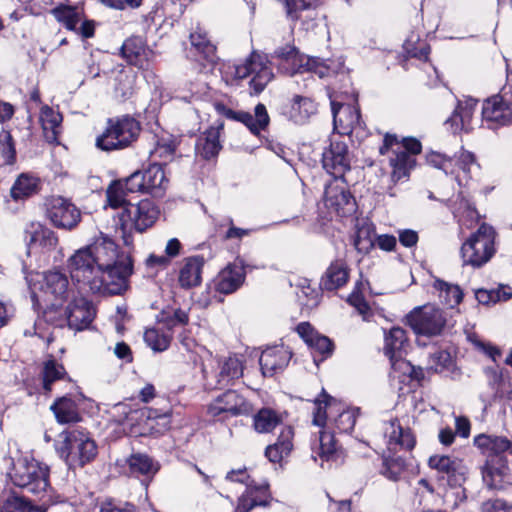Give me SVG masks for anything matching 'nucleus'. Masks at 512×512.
I'll list each match as a JSON object with an SVG mask.
<instances>
[{
  "label": "nucleus",
  "instance_id": "obj_1",
  "mask_svg": "<svg viewBox=\"0 0 512 512\" xmlns=\"http://www.w3.org/2000/svg\"><path fill=\"white\" fill-rule=\"evenodd\" d=\"M141 124L131 115H122L107 120L103 133L96 138L98 149L111 152L128 148L141 132Z\"/></svg>",
  "mask_w": 512,
  "mask_h": 512
},
{
  "label": "nucleus",
  "instance_id": "obj_2",
  "mask_svg": "<svg viewBox=\"0 0 512 512\" xmlns=\"http://www.w3.org/2000/svg\"><path fill=\"white\" fill-rule=\"evenodd\" d=\"M56 450L70 469L83 468L86 464L91 463L98 454L96 442L77 430L68 432Z\"/></svg>",
  "mask_w": 512,
  "mask_h": 512
},
{
  "label": "nucleus",
  "instance_id": "obj_3",
  "mask_svg": "<svg viewBox=\"0 0 512 512\" xmlns=\"http://www.w3.org/2000/svg\"><path fill=\"white\" fill-rule=\"evenodd\" d=\"M9 477L15 486L34 495L46 492L49 487L48 467L34 459H19Z\"/></svg>",
  "mask_w": 512,
  "mask_h": 512
},
{
  "label": "nucleus",
  "instance_id": "obj_4",
  "mask_svg": "<svg viewBox=\"0 0 512 512\" xmlns=\"http://www.w3.org/2000/svg\"><path fill=\"white\" fill-rule=\"evenodd\" d=\"M495 230L488 224H481L461 246V257L464 265L479 268L487 263L495 253Z\"/></svg>",
  "mask_w": 512,
  "mask_h": 512
},
{
  "label": "nucleus",
  "instance_id": "obj_5",
  "mask_svg": "<svg viewBox=\"0 0 512 512\" xmlns=\"http://www.w3.org/2000/svg\"><path fill=\"white\" fill-rule=\"evenodd\" d=\"M159 215L158 207L149 199L128 203L118 213L119 226L123 235L133 232L143 233L155 224Z\"/></svg>",
  "mask_w": 512,
  "mask_h": 512
},
{
  "label": "nucleus",
  "instance_id": "obj_6",
  "mask_svg": "<svg viewBox=\"0 0 512 512\" xmlns=\"http://www.w3.org/2000/svg\"><path fill=\"white\" fill-rule=\"evenodd\" d=\"M68 267L73 281L80 288L88 289L92 293L103 290L102 270L97 266L95 259L85 247L77 250L68 260Z\"/></svg>",
  "mask_w": 512,
  "mask_h": 512
},
{
  "label": "nucleus",
  "instance_id": "obj_7",
  "mask_svg": "<svg viewBox=\"0 0 512 512\" xmlns=\"http://www.w3.org/2000/svg\"><path fill=\"white\" fill-rule=\"evenodd\" d=\"M234 77L240 80L250 78L251 94L258 95L273 79L274 74L267 58L253 51L243 63L234 65Z\"/></svg>",
  "mask_w": 512,
  "mask_h": 512
},
{
  "label": "nucleus",
  "instance_id": "obj_8",
  "mask_svg": "<svg viewBox=\"0 0 512 512\" xmlns=\"http://www.w3.org/2000/svg\"><path fill=\"white\" fill-rule=\"evenodd\" d=\"M406 322L417 335L439 336L447 324L446 313L431 305L416 307L406 315Z\"/></svg>",
  "mask_w": 512,
  "mask_h": 512
},
{
  "label": "nucleus",
  "instance_id": "obj_9",
  "mask_svg": "<svg viewBox=\"0 0 512 512\" xmlns=\"http://www.w3.org/2000/svg\"><path fill=\"white\" fill-rule=\"evenodd\" d=\"M45 214L53 226L64 230H73L81 221L80 209L69 199L51 196L46 199Z\"/></svg>",
  "mask_w": 512,
  "mask_h": 512
},
{
  "label": "nucleus",
  "instance_id": "obj_10",
  "mask_svg": "<svg viewBox=\"0 0 512 512\" xmlns=\"http://www.w3.org/2000/svg\"><path fill=\"white\" fill-rule=\"evenodd\" d=\"M251 411V405L235 390H227L219 395L209 406L208 414L219 420L229 417L247 415Z\"/></svg>",
  "mask_w": 512,
  "mask_h": 512
},
{
  "label": "nucleus",
  "instance_id": "obj_11",
  "mask_svg": "<svg viewBox=\"0 0 512 512\" xmlns=\"http://www.w3.org/2000/svg\"><path fill=\"white\" fill-rule=\"evenodd\" d=\"M133 271V263L129 256L120 257L111 262L109 267L102 269L103 290L100 293L120 294L127 288V280Z\"/></svg>",
  "mask_w": 512,
  "mask_h": 512
},
{
  "label": "nucleus",
  "instance_id": "obj_12",
  "mask_svg": "<svg viewBox=\"0 0 512 512\" xmlns=\"http://www.w3.org/2000/svg\"><path fill=\"white\" fill-rule=\"evenodd\" d=\"M392 151L393 156L390 157V166L392 167L393 179L400 180L409 175L410 170L415 166L416 160L407 151H402L400 141L395 134L386 133L384 135L383 144L379 147V153L386 155Z\"/></svg>",
  "mask_w": 512,
  "mask_h": 512
},
{
  "label": "nucleus",
  "instance_id": "obj_13",
  "mask_svg": "<svg viewBox=\"0 0 512 512\" xmlns=\"http://www.w3.org/2000/svg\"><path fill=\"white\" fill-rule=\"evenodd\" d=\"M324 203L330 211L340 217L351 216L357 210L354 196L343 182L338 183L337 180L325 186Z\"/></svg>",
  "mask_w": 512,
  "mask_h": 512
},
{
  "label": "nucleus",
  "instance_id": "obj_14",
  "mask_svg": "<svg viewBox=\"0 0 512 512\" xmlns=\"http://www.w3.org/2000/svg\"><path fill=\"white\" fill-rule=\"evenodd\" d=\"M217 111L227 119L243 123L252 134L259 135L269 125L270 118L266 106L258 103L254 108V116L245 111H235L224 104L216 105Z\"/></svg>",
  "mask_w": 512,
  "mask_h": 512
},
{
  "label": "nucleus",
  "instance_id": "obj_15",
  "mask_svg": "<svg viewBox=\"0 0 512 512\" xmlns=\"http://www.w3.org/2000/svg\"><path fill=\"white\" fill-rule=\"evenodd\" d=\"M483 121L491 129L512 124V102L504 95H494L486 99L482 106Z\"/></svg>",
  "mask_w": 512,
  "mask_h": 512
},
{
  "label": "nucleus",
  "instance_id": "obj_16",
  "mask_svg": "<svg viewBox=\"0 0 512 512\" xmlns=\"http://www.w3.org/2000/svg\"><path fill=\"white\" fill-rule=\"evenodd\" d=\"M322 165L335 180L343 178L344 174L351 169L347 144L343 141L332 140L322 154Z\"/></svg>",
  "mask_w": 512,
  "mask_h": 512
},
{
  "label": "nucleus",
  "instance_id": "obj_17",
  "mask_svg": "<svg viewBox=\"0 0 512 512\" xmlns=\"http://www.w3.org/2000/svg\"><path fill=\"white\" fill-rule=\"evenodd\" d=\"M245 279V262L242 258L237 257L218 273L213 280V288L221 294H232L243 285Z\"/></svg>",
  "mask_w": 512,
  "mask_h": 512
},
{
  "label": "nucleus",
  "instance_id": "obj_18",
  "mask_svg": "<svg viewBox=\"0 0 512 512\" xmlns=\"http://www.w3.org/2000/svg\"><path fill=\"white\" fill-rule=\"evenodd\" d=\"M67 325L75 331L89 329L96 316L93 304L86 298L73 299L66 307Z\"/></svg>",
  "mask_w": 512,
  "mask_h": 512
},
{
  "label": "nucleus",
  "instance_id": "obj_19",
  "mask_svg": "<svg viewBox=\"0 0 512 512\" xmlns=\"http://www.w3.org/2000/svg\"><path fill=\"white\" fill-rule=\"evenodd\" d=\"M428 466L445 475L452 485H460L466 479L467 469L457 457L435 454L429 457Z\"/></svg>",
  "mask_w": 512,
  "mask_h": 512
},
{
  "label": "nucleus",
  "instance_id": "obj_20",
  "mask_svg": "<svg viewBox=\"0 0 512 512\" xmlns=\"http://www.w3.org/2000/svg\"><path fill=\"white\" fill-rule=\"evenodd\" d=\"M291 352L284 346H273L265 349L259 359L262 374L272 377L282 371L291 359Z\"/></svg>",
  "mask_w": 512,
  "mask_h": 512
},
{
  "label": "nucleus",
  "instance_id": "obj_21",
  "mask_svg": "<svg viewBox=\"0 0 512 512\" xmlns=\"http://www.w3.org/2000/svg\"><path fill=\"white\" fill-rule=\"evenodd\" d=\"M271 499L268 484H247L246 491L238 499L236 512H249L255 507H266Z\"/></svg>",
  "mask_w": 512,
  "mask_h": 512
},
{
  "label": "nucleus",
  "instance_id": "obj_22",
  "mask_svg": "<svg viewBox=\"0 0 512 512\" xmlns=\"http://www.w3.org/2000/svg\"><path fill=\"white\" fill-rule=\"evenodd\" d=\"M334 128L341 134H349L359 124L360 112L353 106L331 100Z\"/></svg>",
  "mask_w": 512,
  "mask_h": 512
},
{
  "label": "nucleus",
  "instance_id": "obj_23",
  "mask_svg": "<svg viewBox=\"0 0 512 512\" xmlns=\"http://www.w3.org/2000/svg\"><path fill=\"white\" fill-rule=\"evenodd\" d=\"M350 269L343 259H336L330 263L321 277L320 288L334 291L345 286L349 280Z\"/></svg>",
  "mask_w": 512,
  "mask_h": 512
},
{
  "label": "nucleus",
  "instance_id": "obj_24",
  "mask_svg": "<svg viewBox=\"0 0 512 512\" xmlns=\"http://www.w3.org/2000/svg\"><path fill=\"white\" fill-rule=\"evenodd\" d=\"M191 48L195 54L210 64L218 60L216 45L211 41L205 28L197 25L189 35Z\"/></svg>",
  "mask_w": 512,
  "mask_h": 512
},
{
  "label": "nucleus",
  "instance_id": "obj_25",
  "mask_svg": "<svg viewBox=\"0 0 512 512\" xmlns=\"http://www.w3.org/2000/svg\"><path fill=\"white\" fill-rule=\"evenodd\" d=\"M509 467L506 457H488L482 467V479L489 489L502 487Z\"/></svg>",
  "mask_w": 512,
  "mask_h": 512
},
{
  "label": "nucleus",
  "instance_id": "obj_26",
  "mask_svg": "<svg viewBox=\"0 0 512 512\" xmlns=\"http://www.w3.org/2000/svg\"><path fill=\"white\" fill-rule=\"evenodd\" d=\"M296 331L310 348L322 355L321 360L332 354L334 348L332 341L328 337L318 334L310 323L298 324Z\"/></svg>",
  "mask_w": 512,
  "mask_h": 512
},
{
  "label": "nucleus",
  "instance_id": "obj_27",
  "mask_svg": "<svg viewBox=\"0 0 512 512\" xmlns=\"http://www.w3.org/2000/svg\"><path fill=\"white\" fill-rule=\"evenodd\" d=\"M223 129V124L217 127H210L203 134H201L196 142V153L198 156L205 160H211L218 156L222 145L220 143V134Z\"/></svg>",
  "mask_w": 512,
  "mask_h": 512
},
{
  "label": "nucleus",
  "instance_id": "obj_28",
  "mask_svg": "<svg viewBox=\"0 0 512 512\" xmlns=\"http://www.w3.org/2000/svg\"><path fill=\"white\" fill-rule=\"evenodd\" d=\"M140 175L147 194H151L154 197L163 195L169 180L165 176L162 164L154 162L150 164L145 170L140 171Z\"/></svg>",
  "mask_w": 512,
  "mask_h": 512
},
{
  "label": "nucleus",
  "instance_id": "obj_29",
  "mask_svg": "<svg viewBox=\"0 0 512 512\" xmlns=\"http://www.w3.org/2000/svg\"><path fill=\"white\" fill-rule=\"evenodd\" d=\"M384 353L394 365L395 361L401 359L406 354L409 346L406 331L401 327H392L385 332Z\"/></svg>",
  "mask_w": 512,
  "mask_h": 512
},
{
  "label": "nucleus",
  "instance_id": "obj_30",
  "mask_svg": "<svg viewBox=\"0 0 512 512\" xmlns=\"http://www.w3.org/2000/svg\"><path fill=\"white\" fill-rule=\"evenodd\" d=\"M58 23L69 31H77V25L84 19L85 10L82 4L60 3L51 10Z\"/></svg>",
  "mask_w": 512,
  "mask_h": 512
},
{
  "label": "nucleus",
  "instance_id": "obj_31",
  "mask_svg": "<svg viewBox=\"0 0 512 512\" xmlns=\"http://www.w3.org/2000/svg\"><path fill=\"white\" fill-rule=\"evenodd\" d=\"M204 257L200 255L187 257L179 270L178 282L184 289L200 285Z\"/></svg>",
  "mask_w": 512,
  "mask_h": 512
},
{
  "label": "nucleus",
  "instance_id": "obj_32",
  "mask_svg": "<svg viewBox=\"0 0 512 512\" xmlns=\"http://www.w3.org/2000/svg\"><path fill=\"white\" fill-rule=\"evenodd\" d=\"M89 249L95 259L97 266L102 270L109 267L111 262L117 260L120 256L117 252V245L108 237H100L94 243L85 246Z\"/></svg>",
  "mask_w": 512,
  "mask_h": 512
},
{
  "label": "nucleus",
  "instance_id": "obj_33",
  "mask_svg": "<svg viewBox=\"0 0 512 512\" xmlns=\"http://www.w3.org/2000/svg\"><path fill=\"white\" fill-rule=\"evenodd\" d=\"M473 442L488 457H505L504 453L511 448V441L507 437L494 434H479Z\"/></svg>",
  "mask_w": 512,
  "mask_h": 512
},
{
  "label": "nucleus",
  "instance_id": "obj_34",
  "mask_svg": "<svg viewBox=\"0 0 512 512\" xmlns=\"http://www.w3.org/2000/svg\"><path fill=\"white\" fill-rule=\"evenodd\" d=\"M147 47L140 37L126 39L121 47V55L126 61L140 69L148 66Z\"/></svg>",
  "mask_w": 512,
  "mask_h": 512
},
{
  "label": "nucleus",
  "instance_id": "obj_35",
  "mask_svg": "<svg viewBox=\"0 0 512 512\" xmlns=\"http://www.w3.org/2000/svg\"><path fill=\"white\" fill-rule=\"evenodd\" d=\"M293 429L289 426L284 427L276 442L268 445L265 449V456L272 463H280L284 458L288 457L293 449Z\"/></svg>",
  "mask_w": 512,
  "mask_h": 512
},
{
  "label": "nucleus",
  "instance_id": "obj_36",
  "mask_svg": "<svg viewBox=\"0 0 512 512\" xmlns=\"http://www.w3.org/2000/svg\"><path fill=\"white\" fill-rule=\"evenodd\" d=\"M50 409L59 424L77 423L81 420L78 405L71 397L57 398Z\"/></svg>",
  "mask_w": 512,
  "mask_h": 512
},
{
  "label": "nucleus",
  "instance_id": "obj_37",
  "mask_svg": "<svg viewBox=\"0 0 512 512\" xmlns=\"http://www.w3.org/2000/svg\"><path fill=\"white\" fill-rule=\"evenodd\" d=\"M179 144V139L171 134L158 136L155 147L150 152V157L155 162L159 160L158 164L164 166L174 159Z\"/></svg>",
  "mask_w": 512,
  "mask_h": 512
},
{
  "label": "nucleus",
  "instance_id": "obj_38",
  "mask_svg": "<svg viewBox=\"0 0 512 512\" xmlns=\"http://www.w3.org/2000/svg\"><path fill=\"white\" fill-rule=\"evenodd\" d=\"M69 280L64 273L48 271L44 276V291L61 303L66 301L69 293Z\"/></svg>",
  "mask_w": 512,
  "mask_h": 512
},
{
  "label": "nucleus",
  "instance_id": "obj_39",
  "mask_svg": "<svg viewBox=\"0 0 512 512\" xmlns=\"http://www.w3.org/2000/svg\"><path fill=\"white\" fill-rule=\"evenodd\" d=\"M29 233V245L39 246L45 251L54 250L58 245V236L50 228L41 224H32Z\"/></svg>",
  "mask_w": 512,
  "mask_h": 512
},
{
  "label": "nucleus",
  "instance_id": "obj_40",
  "mask_svg": "<svg viewBox=\"0 0 512 512\" xmlns=\"http://www.w3.org/2000/svg\"><path fill=\"white\" fill-rule=\"evenodd\" d=\"M391 431L389 432V446L398 445L400 448L411 451L416 445V438L409 427L400 425L398 419L390 422Z\"/></svg>",
  "mask_w": 512,
  "mask_h": 512
},
{
  "label": "nucleus",
  "instance_id": "obj_41",
  "mask_svg": "<svg viewBox=\"0 0 512 512\" xmlns=\"http://www.w3.org/2000/svg\"><path fill=\"white\" fill-rule=\"evenodd\" d=\"M42 389L48 394L53 389V384L57 381L68 378L67 372L62 364L57 363L54 359L44 362L41 372Z\"/></svg>",
  "mask_w": 512,
  "mask_h": 512
},
{
  "label": "nucleus",
  "instance_id": "obj_42",
  "mask_svg": "<svg viewBox=\"0 0 512 512\" xmlns=\"http://www.w3.org/2000/svg\"><path fill=\"white\" fill-rule=\"evenodd\" d=\"M317 111L316 103L304 96L295 95L291 101L290 118L296 123L305 122Z\"/></svg>",
  "mask_w": 512,
  "mask_h": 512
},
{
  "label": "nucleus",
  "instance_id": "obj_43",
  "mask_svg": "<svg viewBox=\"0 0 512 512\" xmlns=\"http://www.w3.org/2000/svg\"><path fill=\"white\" fill-rule=\"evenodd\" d=\"M282 423V418L271 408H262L253 416V427L258 433H270Z\"/></svg>",
  "mask_w": 512,
  "mask_h": 512
},
{
  "label": "nucleus",
  "instance_id": "obj_44",
  "mask_svg": "<svg viewBox=\"0 0 512 512\" xmlns=\"http://www.w3.org/2000/svg\"><path fill=\"white\" fill-rule=\"evenodd\" d=\"M334 402L335 399L322 388L321 393L313 400L315 409L313 411L312 423L314 425L325 428L328 418L327 408L331 407Z\"/></svg>",
  "mask_w": 512,
  "mask_h": 512
},
{
  "label": "nucleus",
  "instance_id": "obj_45",
  "mask_svg": "<svg viewBox=\"0 0 512 512\" xmlns=\"http://www.w3.org/2000/svg\"><path fill=\"white\" fill-rule=\"evenodd\" d=\"M435 288L439 290L442 301L450 308L458 306L463 300L464 294L458 285L438 279L435 282Z\"/></svg>",
  "mask_w": 512,
  "mask_h": 512
},
{
  "label": "nucleus",
  "instance_id": "obj_46",
  "mask_svg": "<svg viewBox=\"0 0 512 512\" xmlns=\"http://www.w3.org/2000/svg\"><path fill=\"white\" fill-rule=\"evenodd\" d=\"M38 179L26 174H21L11 188V196L14 200H20L36 193Z\"/></svg>",
  "mask_w": 512,
  "mask_h": 512
},
{
  "label": "nucleus",
  "instance_id": "obj_47",
  "mask_svg": "<svg viewBox=\"0 0 512 512\" xmlns=\"http://www.w3.org/2000/svg\"><path fill=\"white\" fill-rule=\"evenodd\" d=\"M407 463L400 456L383 457L380 473L391 481H399L402 473L406 470Z\"/></svg>",
  "mask_w": 512,
  "mask_h": 512
},
{
  "label": "nucleus",
  "instance_id": "obj_48",
  "mask_svg": "<svg viewBox=\"0 0 512 512\" xmlns=\"http://www.w3.org/2000/svg\"><path fill=\"white\" fill-rule=\"evenodd\" d=\"M242 373L243 367L240 360L236 357H229L221 366L218 385L220 387L228 386L232 380L242 376Z\"/></svg>",
  "mask_w": 512,
  "mask_h": 512
},
{
  "label": "nucleus",
  "instance_id": "obj_49",
  "mask_svg": "<svg viewBox=\"0 0 512 512\" xmlns=\"http://www.w3.org/2000/svg\"><path fill=\"white\" fill-rule=\"evenodd\" d=\"M319 442L320 458L325 461H336L339 457V448L334 436V432L327 430L320 431Z\"/></svg>",
  "mask_w": 512,
  "mask_h": 512
},
{
  "label": "nucleus",
  "instance_id": "obj_50",
  "mask_svg": "<svg viewBox=\"0 0 512 512\" xmlns=\"http://www.w3.org/2000/svg\"><path fill=\"white\" fill-rule=\"evenodd\" d=\"M304 71L312 72L316 74L319 78L331 77L336 73V70L333 69L326 62L318 58L311 57L306 58L305 63L299 64L298 68L293 70L292 74L302 73Z\"/></svg>",
  "mask_w": 512,
  "mask_h": 512
},
{
  "label": "nucleus",
  "instance_id": "obj_51",
  "mask_svg": "<svg viewBox=\"0 0 512 512\" xmlns=\"http://www.w3.org/2000/svg\"><path fill=\"white\" fill-rule=\"evenodd\" d=\"M144 341L153 351L162 352L168 349L171 335L157 328H148L144 332Z\"/></svg>",
  "mask_w": 512,
  "mask_h": 512
},
{
  "label": "nucleus",
  "instance_id": "obj_52",
  "mask_svg": "<svg viewBox=\"0 0 512 512\" xmlns=\"http://www.w3.org/2000/svg\"><path fill=\"white\" fill-rule=\"evenodd\" d=\"M42 318L46 323L62 328L67 325L68 317L66 308H63L62 304H51L43 310Z\"/></svg>",
  "mask_w": 512,
  "mask_h": 512
},
{
  "label": "nucleus",
  "instance_id": "obj_53",
  "mask_svg": "<svg viewBox=\"0 0 512 512\" xmlns=\"http://www.w3.org/2000/svg\"><path fill=\"white\" fill-rule=\"evenodd\" d=\"M372 233L373 229L368 224L357 227L353 244L358 252L369 253V251L374 247L375 243L372 238Z\"/></svg>",
  "mask_w": 512,
  "mask_h": 512
},
{
  "label": "nucleus",
  "instance_id": "obj_54",
  "mask_svg": "<svg viewBox=\"0 0 512 512\" xmlns=\"http://www.w3.org/2000/svg\"><path fill=\"white\" fill-rule=\"evenodd\" d=\"M0 154L6 164H13L16 160L15 141L11 132L6 129L0 131Z\"/></svg>",
  "mask_w": 512,
  "mask_h": 512
},
{
  "label": "nucleus",
  "instance_id": "obj_55",
  "mask_svg": "<svg viewBox=\"0 0 512 512\" xmlns=\"http://www.w3.org/2000/svg\"><path fill=\"white\" fill-rule=\"evenodd\" d=\"M358 414V408L342 411L333 421L335 429L340 433H350L355 426Z\"/></svg>",
  "mask_w": 512,
  "mask_h": 512
},
{
  "label": "nucleus",
  "instance_id": "obj_56",
  "mask_svg": "<svg viewBox=\"0 0 512 512\" xmlns=\"http://www.w3.org/2000/svg\"><path fill=\"white\" fill-rule=\"evenodd\" d=\"M131 474L147 475L153 471V462L150 457L143 454H134L128 459Z\"/></svg>",
  "mask_w": 512,
  "mask_h": 512
},
{
  "label": "nucleus",
  "instance_id": "obj_57",
  "mask_svg": "<svg viewBox=\"0 0 512 512\" xmlns=\"http://www.w3.org/2000/svg\"><path fill=\"white\" fill-rule=\"evenodd\" d=\"M453 364V358L446 350H438L429 357L430 369L434 370L436 373L450 370Z\"/></svg>",
  "mask_w": 512,
  "mask_h": 512
},
{
  "label": "nucleus",
  "instance_id": "obj_58",
  "mask_svg": "<svg viewBox=\"0 0 512 512\" xmlns=\"http://www.w3.org/2000/svg\"><path fill=\"white\" fill-rule=\"evenodd\" d=\"M127 192L124 188L119 184V182H115L107 189V200L112 208H123L131 203L130 200L127 199Z\"/></svg>",
  "mask_w": 512,
  "mask_h": 512
},
{
  "label": "nucleus",
  "instance_id": "obj_59",
  "mask_svg": "<svg viewBox=\"0 0 512 512\" xmlns=\"http://www.w3.org/2000/svg\"><path fill=\"white\" fill-rule=\"evenodd\" d=\"M427 163L437 169L444 171L445 174L454 173V158L446 154L431 152L426 156Z\"/></svg>",
  "mask_w": 512,
  "mask_h": 512
},
{
  "label": "nucleus",
  "instance_id": "obj_60",
  "mask_svg": "<svg viewBox=\"0 0 512 512\" xmlns=\"http://www.w3.org/2000/svg\"><path fill=\"white\" fill-rule=\"evenodd\" d=\"M158 321L171 330L177 325H186L189 321V316L186 311L178 308L172 314H168L164 311L161 312L158 316Z\"/></svg>",
  "mask_w": 512,
  "mask_h": 512
},
{
  "label": "nucleus",
  "instance_id": "obj_61",
  "mask_svg": "<svg viewBox=\"0 0 512 512\" xmlns=\"http://www.w3.org/2000/svg\"><path fill=\"white\" fill-rule=\"evenodd\" d=\"M477 103L478 101L476 99L469 98L465 101H458V104L455 108L463 120L465 132H468L472 129L471 120Z\"/></svg>",
  "mask_w": 512,
  "mask_h": 512
},
{
  "label": "nucleus",
  "instance_id": "obj_62",
  "mask_svg": "<svg viewBox=\"0 0 512 512\" xmlns=\"http://www.w3.org/2000/svg\"><path fill=\"white\" fill-rule=\"evenodd\" d=\"M29 509V500L13 493L4 501L0 512H29Z\"/></svg>",
  "mask_w": 512,
  "mask_h": 512
},
{
  "label": "nucleus",
  "instance_id": "obj_63",
  "mask_svg": "<svg viewBox=\"0 0 512 512\" xmlns=\"http://www.w3.org/2000/svg\"><path fill=\"white\" fill-rule=\"evenodd\" d=\"M452 158H454V168L458 167L465 174H470L472 167L478 166L475 155L464 149H461Z\"/></svg>",
  "mask_w": 512,
  "mask_h": 512
},
{
  "label": "nucleus",
  "instance_id": "obj_64",
  "mask_svg": "<svg viewBox=\"0 0 512 512\" xmlns=\"http://www.w3.org/2000/svg\"><path fill=\"white\" fill-rule=\"evenodd\" d=\"M99 512H136V507L129 502L110 499L101 504Z\"/></svg>",
  "mask_w": 512,
  "mask_h": 512
}]
</instances>
